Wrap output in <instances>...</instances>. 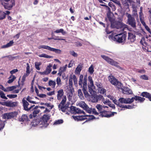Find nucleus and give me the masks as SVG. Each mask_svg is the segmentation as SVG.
Listing matches in <instances>:
<instances>
[{"instance_id": "nucleus-1", "label": "nucleus", "mask_w": 151, "mask_h": 151, "mask_svg": "<svg viewBox=\"0 0 151 151\" xmlns=\"http://www.w3.org/2000/svg\"><path fill=\"white\" fill-rule=\"evenodd\" d=\"M127 25L120 22L115 24L111 23V27L116 29L114 31L117 32L118 34L114 37L110 36L109 38L111 37L112 40L119 43L124 42L126 40V35L123 32L125 29L127 28Z\"/></svg>"}, {"instance_id": "nucleus-2", "label": "nucleus", "mask_w": 151, "mask_h": 151, "mask_svg": "<svg viewBox=\"0 0 151 151\" xmlns=\"http://www.w3.org/2000/svg\"><path fill=\"white\" fill-rule=\"evenodd\" d=\"M64 92L63 89H60L57 91V99L60 100L62 99V101L58 105V108L60 110L64 112L67 109V107L65 105L66 103L67 98L66 96L64 95Z\"/></svg>"}, {"instance_id": "nucleus-3", "label": "nucleus", "mask_w": 151, "mask_h": 151, "mask_svg": "<svg viewBox=\"0 0 151 151\" xmlns=\"http://www.w3.org/2000/svg\"><path fill=\"white\" fill-rule=\"evenodd\" d=\"M50 115L49 114L44 115L40 120H37L35 122H34L35 125L40 126L42 128H45L48 125V120L50 119Z\"/></svg>"}, {"instance_id": "nucleus-4", "label": "nucleus", "mask_w": 151, "mask_h": 151, "mask_svg": "<svg viewBox=\"0 0 151 151\" xmlns=\"http://www.w3.org/2000/svg\"><path fill=\"white\" fill-rule=\"evenodd\" d=\"M126 16L127 17V23L130 25L132 27L135 31L134 32H136V22L134 18L130 14L126 13L125 14Z\"/></svg>"}, {"instance_id": "nucleus-5", "label": "nucleus", "mask_w": 151, "mask_h": 151, "mask_svg": "<svg viewBox=\"0 0 151 151\" xmlns=\"http://www.w3.org/2000/svg\"><path fill=\"white\" fill-rule=\"evenodd\" d=\"M107 113V111H105L104 110L100 113H99L98 112H97L95 109H93L92 110V113L96 115H99L101 116L102 117H105L107 118L113 116L114 114H116V112H112L109 114H108Z\"/></svg>"}, {"instance_id": "nucleus-6", "label": "nucleus", "mask_w": 151, "mask_h": 151, "mask_svg": "<svg viewBox=\"0 0 151 151\" xmlns=\"http://www.w3.org/2000/svg\"><path fill=\"white\" fill-rule=\"evenodd\" d=\"M88 79L90 83V85L88 86L89 91L91 94L93 95L96 91L95 86L93 84L92 77L91 76H88Z\"/></svg>"}, {"instance_id": "nucleus-7", "label": "nucleus", "mask_w": 151, "mask_h": 151, "mask_svg": "<svg viewBox=\"0 0 151 151\" xmlns=\"http://www.w3.org/2000/svg\"><path fill=\"white\" fill-rule=\"evenodd\" d=\"M87 76L86 75L84 76V78L83 79V91L84 96L86 98H88L90 97V95L88 93V92L86 90V86L87 85Z\"/></svg>"}, {"instance_id": "nucleus-8", "label": "nucleus", "mask_w": 151, "mask_h": 151, "mask_svg": "<svg viewBox=\"0 0 151 151\" xmlns=\"http://www.w3.org/2000/svg\"><path fill=\"white\" fill-rule=\"evenodd\" d=\"M101 56L103 59L107 62L109 64L116 67H119V66L118 63L112 59L104 55H101Z\"/></svg>"}, {"instance_id": "nucleus-9", "label": "nucleus", "mask_w": 151, "mask_h": 151, "mask_svg": "<svg viewBox=\"0 0 151 151\" xmlns=\"http://www.w3.org/2000/svg\"><path fill=\"white\" fill-rule=\"evenodd\" d=\"M78 105L85 110L88 113L91 114L92 113L93 109L90 108L84 101H81L78 103Z\"/></svg>"}, {"instance_id": "nucleus-10", "label": "nucleus", "mask_w": 151, "mask_h": 151, "mask_svg": "<svg viewBox=\"0 0 151 151\" xmlns=\"http://www.w3.org/2000/svg\"><path fill=\"white\" fill-rule=\"evenodd\" d=\"M17 114V112L15 111L12 112L10 113L4 114L2 116V118L5 119H11L15 116Z\"/></svg>"}, {"instance_id": "nucleus-11", "label": "nucleus", "mask_w": 151, "mask_h": 151, "mask_svg": "<svg viewBox=\"0 0 151 151\" xmlns=\"http://www.w3.org/2000/svg\"><path fill=\"white\" fill-rule=\"evenodd\" d=\"M102 99H103V96L101 95L95 94L91 96L90 101L93 103H97Z\"/></svg>"}, {"instance_id": "nucleus-12", "label": "nucleus", "mask_w": 151, "mask_h": 151, "mask_svg": "<svg viewBox=\"0 0 151 151\" xmlns=\"http://www.w3.org/2000/svg\"><path fill=\"white\" fill-rule=\"evenodd\" d=\"M2 4L3 6L5 9L10 10L15 5V1L14 0H11L9 2L5 3L4 4L2 3Z\"/></svg>"}, {"instance_id": "nucleus-13", "label": "nucleus", "mask_w": 151, "mask_h": 151, "mask_svg": "<svg viewBox=\"0 0 151 151\" xmlns=\"http://www.w3.org/2000/svg\"><path fill=\"white\" fill-rule=\"evenodd\" d=\"M22 102L24 109L26 111H29L31 110L35 106V105H33L31 106L29 108L28 107L29 104L24 99H22Z\"/></svg>"}, {"instance_id": "nucleus-14", "label": "nucleus", "mask_w": 151, "mask_h": 151, "mask_svg": "<svg viewBox=\"0 0 151 151\" xmlns=\"http://www.w3.org/2000/svg\"><path fill=\"white\" fill-rule=\"evenodd\" d=\"M120 103L126 104H131L133 102V98L125 99L123 98H120L119 99Z\"/></svg>"}, {"instance_id": "nucleus-15", "label": "nucleus", "mask_w": 151, "mask_h": 151, "mask_svg": "<svg viewBox=\"0 0 151 151\" xmlns=\"http://www.w3.org/2000/svg\"><path fill=\"white\" fill-rule=\"evenodd\" d=\"M38 108L37 106H34L33 108L31 110H33V111L32 114H31L29 115V117L30 118H32L33 117H35L37 114H38L39 112V110L37 109V108Z\"/></svg>"}, {"instance_id": "nucleus-16", "label": "nucleus", "mask_w": 151, "mask_h": 151, "mask_svg": "<svg viewBox=\"0 0 151 151\" xmlns=\"http://www.w3.org/2000/svg\"><path fill=\"white\" fill-rule=\"evenodd\" d=\"M52 65L50 64L48 65L46 68V70L43 72H39V73L41 75H47L49 74L51 71L52 69L51 68L52 67Z\"/></svg>"}, {"instance_id": "nucleus-17", "label": "nucleus", "mask_w": 151, "mask_h": 151, "mask_svg": "<svg viewBox=\"0 0 151 151\" xmlns=\"http://www.w3.org/2000/svg\"><path fill=\"white\" fill-rule=\"evenodd\" d=\"M73 90V89L71 88H67L66 89L67 98L69 101H70L72 100Z\"/></svg>"}, {"instance_id": "nucleus-18", "label": "nucleus", "mask_w": 151, "mask_h": 151, "mask_svg": "<svg viewBox=\"0 0 151 151\" xmlns=\"http://www.w3.org/2000/svg\"><path fill=\"white\" fill-rule=\"evenodd\" d=\"M108 79L111 83L114 86L116 84L118 81L117 80L111 75L108 77Z\"/></svg>"}, {"instance_id": "nucleus-19", "label": "nucleus", "mask_w": 151, "mask_h": 151, "mask_svg": "<svg viewBox=\"0 0 151 151\" xmlns=\"http://www.w3.org/2000/svg\"><path fill=\"white\" fill-rule=\"evenodd\" d=\"M135 36L133 34L129 33L128 40L129 42H132L135 40Z\"/></svg>"}, {"instance_id": "nucleus-20", "label": "nucleus", "mask_w": 151, "mask_h": 151, "mask_svg": "<svg viewBox=\"0 0 151 151\" xmlns=\"http://www.w3.org/2000/svg\"><path fill=\"white\" fill-rule=\"evenodd\" d=\"M122 90L124 93L126 94H132V91L128 88L123 87Z\"/></svg>"}, {"instance_id": "nucleus-21", "label": "nucleus", "mask_w": 151, "mask_h": 151, "mask_svg": "<svg viewBox=\"0 0 151 151\" xmlns=\"http://www.w3.org/2000/svg\"><path fill=\"white\" fill-rule=\"evenodd\" d=\"M118 104L117 105L119 106L120 107L122 108H126L127 109H132L134 108V105H133L132 106L131 105H122L121 104L119 103H118Z\"/></svg>"}, {"instance_id": "nucleus-22", "label": "nucleus", "mask_w": 151, "mask_h": 151, "mask_svg": "<svg viewBox=\"0 0 151 151\" xmlns=\"http://www.w3.org/2000/svg\"><path fill=\"white\" fill-rule=\"evenodd\" d=\"M133 101L134 100L136 101H138V102L140 103H142L145 100V98H142L139 96H135L134 97H133Z\"/></svg>"}, {"instance_id": "nucleus-23", "label": "nucleus", "mask_w": 151, "mask_h": 151, "mask_svg": "<svg viewBox=\"0 0 151 151\" xmlns=\"http://www.w3.org/2000/svg\"><path fill=\"white\" fill-rule=\"evenodd\" d=\"M19 120L21 122L27 121L28 120V118L27 115L23 114L19 118Z\"/></svg>"}, {"instance_id": "nucleus-24", "label": "nucleus", "mask_w": 151, "mask_h": 151, "mask_svg": "<svg viewBox=\"0 0 151 151\" xmlns=\"http://www.w3.org/2000/svg\"><path fill=\"white\" fill-rule=\"evenodd\" d=\"M83 116L84 115L81 116H73V117L75 120H82L86 119V118H84Z\"/></svg>"}, {"instance_id": "nucleus-25", "label": "nucleus", "mask_w": 151, "mask_h": 151, "mask_svg": "<svg viewBox=\"0 0 151 151\" xmlns=\"http://www.w3.org/2000/svg\"><path fill=\"white\" fill-rule=\"evenodd\" d=\"M140 96H142L143 97H145L146 98H148L149 99L151 98V95L149 93L146 92H142Z\"/></svg>"}, {"instance_id": "nucleus-26", "label": "nucleus", "mask_w": 151, "mask_h": 151, "mask_svg": "<svg viewBox=\"0 0 151 151\" xmlns=\"http://www.w3.org/2000/svg\"><path fill=\"white\" fill-rule=\"evenodd\" d=\"M69 85L66 86L67 88H71L73 89L72 87L73 85V79L72 76L69 79Z\"/></svg>"}, {"instance_id": "nucleus-27", "label": "nucleus", "mask_w": 151, "mask_h": 151, "mask_svg": "<svg viewBox=\"0 0 151 151\" xmlns=\"http://www.w3.org/2000/svg\"><path fill=\"white\" fill-rule=\"evenodd\" d=\"M51 47L49 46L43 45H40L38 47V48L39 49H40L41 48H43L48 50L50 51H51Z\"/></svg>"}, {"instance_id": "nucleus-28", "label": "nucleus", "mask_w": 151, "mask_h": 151, "mask_svg": "<svg viewBox=\"0 0 151 151\" xmlns=\"http://www.w3.org/2000/svg\"><path fill=\"white\" fill-rule=\"evenodd\" d=\"M83 76L82 75H81L79 77V81L78 84L80 86L82 87V84H83Z\"/></svg>"}, {"instance_id": "nucleus-29", "label": "nucleus", "mask_w": 151, "mask_h": 151, "mask_svg": "<svg viewBox=\"0 0 151 151\" xmlns=\"http://www.w3.org/2000/svg\"><path fill=\"white\" fill-rule=\"evenodd\" d=\"M96 108L98 110V111L99 112H98L99 113H100L104 110L103 109V106L100 104H97L96 106Z\"/></svg>"}, {"instance_id": "nucleus-30", "label": "nucleus", "mask_w": 151, "mask_h": 151, "mask_svg": "<svg viewBox=\"0 0 151 151\" xmlns=\"http://www.w3.org/2000/svg\"><path fill=\"white\" fill-rule=\"evenodd\" d=\"M74 111L77 114H83L85 115V112L82 110H81L80 109L78 108H75L74 109Z\"/></svg>"}, {"instance_id": "nucleus-31", "label": "nucleus", "mask_w": 151, "mask_h": 151, "mask_svg": "<svg viewBox=\"0 0 151 151\" xmlns=\"http://www.w3.org/2000/svg\"><path fill=\"white\" fill-rule=\"evenodd\" d=\"M111 12H107V18H106V19H108L109 20V21L112 23V22L113 21V19L112 18L113 16L111 15Z\"/></svg>"}, {"instance_id": "nucleus-32", "label": "nucleus", "mask_w": 151, "mask_h": 151, "mask_svg": "<svg viewBox=\"0 0 151 151\" xmlns=\"http://www.w3.org/2000/svg\"><path fill=\"white\" fill-rule=\"evenodd\" d=\"M17 103L16 102H12L11 101H8V106L14 107L17 105Z\"/></svg>"}, {"instance_id": "nucleus-33", "label": "nucleus", "mask_w": 151, "mask_h": 151, "mask_svg": "<svg viewBox=\"0 0 151 151\" xmlns=\"http://www.w3.org/2000/svg\"><path fill=\"white\" fill-rule=\"evenodd\" d=\"M16 77L14 75H11L10 77L9 78V80L7 82L9 83H12L16 79Z\"/></svg>"}, {"instance_id": "nucleus-34", "label": "nucleus", "mask_w": 151, "mask_h": 151, "mask_svg": "<svg viewBox=\"0 0 151 151\" xmlns=\"http://www.w3.org/2000/svg\"><path fill=\"white\" fill-rule=\"evenodd\" d=\"M81 69V66L80 65H78L75 70V73L76 74H79Z\"/></svg>"}, {"instance_id": "nucleus-35", "label": "nucleus", "mask_w": 151, "mask_h": 151, "mask_svg": "<svg viewBox=\"0 0 151 151\" xmlns=\"http://www.w3.org/2000/svg\"><path fill=\"white\" fill-rule=\"evenodd\" d=\"M50 51L54 52L55 53L58 54H61L62 52V51L60 50L55 49L52 47L51 48V50Z\"/></svg>"}, {"instance_id": "nucleus-36", "label": "nucleus", "mask_w": 151, "mask_h": 151, "mask_svg": "<svg viewBox=\"0 0 151 151\" xmlns=\"http://www.w3.org/2000/svg\"><path fill=\"white\" fill-rule=\"evenodd\" d=\"M48 85L53 88H54L56 85L55 82L52 80H50L48 82Z\"/></svg>"}, {"instance_id": "nucleus-37", "label": "nucleus", "mask_w": 151, "mask_h": 151, "mask_svg": "<svg viewBox=\"0 0 151 151\" xmlns=\"http://www.w3.org/2000/svg\"><path fill=\"white\" fill-rule=\"evenodd\" d=\"M78 95L79 96L80 99L83 100L84 99V98L83 96V93L82 92L81 90V89H79L78 91Z\"/></svg>"}, {"instance_id": "nucleus-38", "label": "nucleus", "mask_w": 151, "mask_h": 151, "mask_svg": "<svg viewBox=\"0 0 151 151\" xmlns=\"http://www.w3.org/2000/svg\"><path fill=\"white\" fill-rule=\"evenodd\" d=\"M137 9L134 7L133 8L132 10V16L133 17H138V14H137Z\"/></svg>"}, {"instance_id": "nucleus-39", "label": "nucleus", "mask_w": 151, "mask_h": 151, "mask_svg": "<svg viewBox=\"0 0 151 151\" xmlns=\"http://www.w3.org/2000/svg\"><path fill=\"white\" fill-rule=\"evenodd\" d=\"M54 32L57 33H61L63 35H65L66 33V32L64 31L63 29H57Z\"/></svg>"}, {"instance_id": "nucleus-40", "label": "nucleus", "mask_w": 151, "mask_h": 151, "mask_svg": "<svg viewBox=\"0 0 151 151\" xmlns=\"http://www.w3.org/2000/svg\"><path fill=\"white\" fill-rule=\"evenodd\" d=\"M39 56L40 58H51L52 57V56H49L43 53L39 55Z\"/></svg>"}, {"instance_id": "nucleus-41", "label": "nucleus", "mask_w": 151, "mask_h": 151, "mask_svg": "<svg viewBox=\"0 0 151 151\" xmlns=\"http://www.w3.org/2000/svg\"><path fill=\"white\" fill-rule=\"evenodd\" d=\"M115 86H116L118 89H122L123 88L122 87V83L118 81H117V83H116V85H114Z\"/></svg>"}, {"instance_id": "nucleus-42", "label": "nucleus", "mask_w": 151, "mask_h": 151, "mask_svg": "<svg viewBox=\"0 0 151 151\" xmlns=\"http://www.w3.org/2000/svg\"><path fill=\"white\" fill-rule=\"evenodd\" d=\"M35 67L38 70H40V68L39 67L40 66L41 64V63L40 62H35Z\"/></svg>"}, {"instance_id": "nucleus-43", "label": "nucleus", "mask_w": 151, "mask_h": 151, "mask_svg": "<svg viewBox=\"0 0 151 151\" xmlns=\"http://www.w3.org/2000/svg\"><path fill=\"white\" fill-rule=\"evenodd\" d=\"M73 79V80L74 83L75 85L77 84V78L76 76L74 75H71Z\"/></svg>"}, {"instance_id": "nucleus-44", "label": "nucleus", "mask_w": 151, "mask_h": 151, "mask_svg": "<svg viewBox=\"0 0 151 151\" xmlns=\"http://www.w3.org/2000/svg\"><path fill=\"white\" fill-rule=\"evenodd\" d=\"M86 116H89V118L88 119V120H93V119H98V118H96L95 117H94L92 115H84L83 117L84 118H85Z\"/></svg>"}, {"instance_id": "nucleus-45", "label": "nucleus", "mask_w": 151, "mask_h": 151, "mask_svg": "<svg viewBox=\"0 0 151 151\" xmlns=\"http://www.w3.org/2000/svg\"><path fill=\"white\" fill-rule=\"evenodd\" d=\"M57 84L58 86H60L62 85V83L60 78L59 77H58L56 80Z\"/></svg>"}, {"instance_id": "nucleus-46", "label": "nucleus", "mask_w": 151, "mask_h": 151, "mask_svg": "<svg viewBox=\"0 0 151 151\" xmlns=\"http://www.w3.org/2000/svg\"><path fill=\"white\" fill-rule=\"evenodd\" d=\"M17 87L15 86H12L8 87H7L8 92L11 91H13Z\"/></svg>"}, {"instance_id": "nucleus-47", "label": "nucleus", "mask_w": 151, "mask_h": 151, "mask_svg": "<svg viewBox=\"0 0 151 151\" xmlns=\"http://www.w3.org/2000/svg\"><path fill=\"white\" fill-rule=\"evenodd\" d=\"M101 101L105 104L108 105L110 102L109 100H105L103 97V99H101Z\"/></svg>"}, {"instance_id": "nucleus-48", "label": "nucleus", "mask_w": 151, "mask_h": 151, "mask_svg": "<svg viewBox=\"0 0 151 151\" xmlns=\"http://www.w3.org/2000/svg\"><path fill=\"white\" fill-rule=\"evenodd\" d=\"M63 121L62 119H59L57 120H56L55 121V122L54 123V125H57L59 124H62L63 123Z\"/></svg>"}, {"instance_id": "nucleus-49", "label": "nucleus", "mask_w": 151, "mask_h": 151, "mask_svg": "<svg viewBox=\"0 0 151 151\" xmlns=\"http://www.w3.org/2000/svg\"><path fill=\"white\" fill-rule=\"evenodd\" d=\"M140 78L141 79L144 80H147L148 79V77L145 75H142L140 76Z\"/></svg>"}, {"instance_id": "nucleus-50", "label": "nucleus", "mask_w": 151, "mask_h": 151, "mask_svg": "<svg viewBox=\"0 0 151 151\" xmlns=\"http://www.w3.org/2000/svg\"><path fill=\"white\" fill-rule=\"evenodd\" d=\"M32 98L30 97L29 96H27V100L29 102L33 104H36L37 103L35 101H33L31 100Z\"/></svg>"}, {"instance_id": "nucleus-51", "label": "nucleus", "mask_w": 151, "mask_h": 151, "mask_svg": "<svg viewBox=\"0 0 151 151\" xmlns=\"http://www.w3.org/2000/svg\"><path fill=\"white\" fill-rule=\"evenodd\" d=\"M110 1H112L114 3H115L118 6H121V5L120 2L117 0H109Z\"/></svg>"}, {"instance_id": "nucleus-52", "label": "nucleus", "mask_w": 151, "mask_h": 151, "mask_svg": "<svg viewBox=\"0 0 151 151\" xmlns=\"http://www.w3.org/2000/svg\"><path fill=\"white\" fill-rule=\"evenodd\" d=\"M88 71L90 74H92L94 72L93 67L92 65H91L88 69Z\"/></svg>"}, {"instance_id": "nucleus-53", "label": "nucleus", "mask_w": 151, "mask_h": 151, "mask_svg": "<svg viewBox=\"0 0 151 151\" xmlns=\"http://www.w3.org/2000/svg\"><path fill=\"white\" fill-rule=\"evenodd\" d=\"M53 106H51L50 108L49 109H48L47 108H46L45 110L43 112L44 113H48L49 112L51 109L53 107Z\"/></svg>"}, {"instance_id": "nucleus-54", "label": "nucleus", "mask_w": 151, "mask_h": 151, "mask_svg": "<svg viewBox=\"0 0 151 151\" xmlns=\"http://www.w3.org/2000/svg\"><path fill=\"white\" fill-rule=\"evenodd\" d=\"M99 91L100 93L101 94H104L106 92V90L105 89L101 88L99 89Z\"/></svg>"}, {"instance_id": "nucleus-55", "label": "nucleus", "mask_w": 151, "mask_h": 151, "mask_svg": "<svg viewBox=\"0 0 151 151\" xmlns=\"http://www.w3.org/2000/svg\"><path fill=\"white\" fill-rule=\"evenodd\" d=\"M107 97L110 98L111 99H112L113 100V102L115 104H116L117 105L118 104L117 103V101L114 99V98H113V96H111L110 95H108Z\"/></svg>"}, {"instance_id": "nucleus-56", "label": "nucleus", "mask_w": 151, "mask_h": 151, "mask_svg": "<svg viewBox=\"0 0 151 151\" xmlns=\"http://www.w3.org/2000/svg\"><path fill=\"white\" fill-rule=\"evenodd\" d=\"M1 97L3 99H7V98L5 96V94L2 91H1Z\"/></svg>"}, {"instance_id": "nucleus-57", "label": "nucleus", "mask_w": 151, "mask_h": 151, "mask_svg": "<svg viewBox=\"0 0 151 151\" xmlns=\"http://www.w3.org/2000/svg\"><path fill=\"white\" fill-rule=\"evenodd\" d=\"M7 96L10 99H12L16 97L17 96V95L14 94H9L7 95Z\"/></svg>"}, {"instance_id": "nucleus-58", "label": "nucleus", "mask_w": 151, "mask_h": 151, "mask_svg": "<svg viewBox=\"0 0 151 151\" xmlns=\"http://www.w3.org/2000/svg\"><path fill=\"white\" fill-rule=\"evenodd\" d=\"M95 84L99 88V89L102 87V85L100 83L96 82Z\"/></svg>"}, {"instance_id": "nucleus-59", "label": "nucleus", "mask_w": 151, "mask_h": 151, "mask_svg": "<svg viewBox=\"0 0 151 151\" xmlns=\"http://www.w3.org/2000/svg\"><path fill=\"white\" fill-rule=\"evenodd\" d=\"M6 123V121H5L3 122L2 121L1 122V129L4 128Z\"/></svg>"}, {"instance_id": "nucleus-60", "label": "nucleus", "mask_w": 151, "mask_h": 151, "mask_svg": "<svg viewBox=\"0 0 151 151\" xmlns=\"http://www.w3.org/2000/svg\"><path fill=\"white\" fill-rule=\"evenodd\" d=\"M70 53L71 55L75 57H76L78 55L77 53L73 51H70Z\"/></svg>"}, {"instance_id": "nucleus-61", "label": "nucleus", "mask_w": 151, "mask_h": 151, "mask_svg": "<svg viewBox=\"0 0 151 151\" xmlns=\"http://www.w3.org/2000/svg\"><path fill=\"white\" fill-rule=\"evenodd\" d=\"M4 57H8L9 58V59L10 60H14V58H16V57H13L11 55H9L8 56H6L4 57H2V58H4Z\"/></svg>"}, {"instance_id": "nucleus-62", "label": "nucleus", "mask_w": 151, "mask_h": 151, "mask_svg": "<svg viewBox=\"0 0 151 151\" xmlns=\"http://www.w3.org/2000/svg\"><path fill=\"white\" fill-rule=\"evenodd\" d=\"M14 43V42L13 40H11L9 42L7 43L6 44L8 47H9L12 46L13 44Z\"/></svg>"}, {"instance_id": "nucleus-63", "label": "nucleus", "mask_w": 151, "mask_h": 151, "mask_svg": "<svg viewBox=\"0 0 151 151\" xmlns=\"http://www.w3.org/2000/svg\"><path fill=\"white\" fill-rule=\"evenodd\" d=\"M8 101H1V104H2L4 106H8Z\"/></svg>"}, {"instance_id": "nucleus-64", "label": "nucleus", "mask_w": 151, "mask_h": 151, "mask_svg": "<svg viewBox=\"0 0 151 151\" xmlns=\"http://www.w3.org/2000/svg\"><path fill=\"white\" fill-rule=\"evenodd\" d=\"M27 65V68H26V72H30V71L29 70L30 66L29 65L28 63H27L26 64Z\"/></svg>"}]
</instances>
